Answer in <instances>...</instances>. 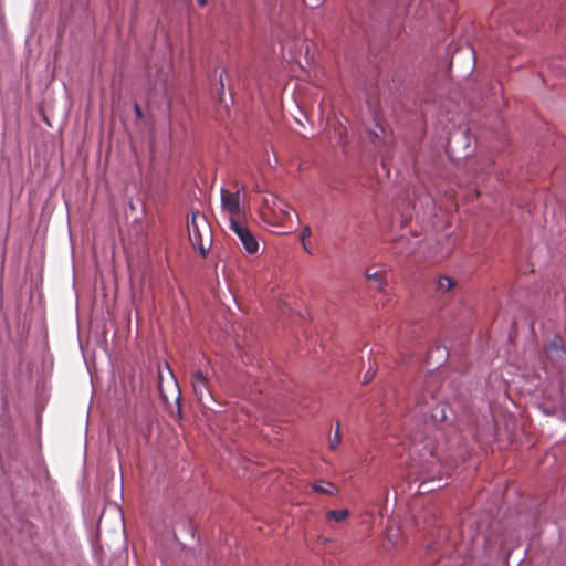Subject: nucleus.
Wrapping results in <instances>:
<instances>
[{
  "label": "nucleus",
  "instance_id": "nucleus-1",
  "mask_svg": "<svg viewBox=\"0 0 566 566\" xmlns=\"http://www.w3.org/2000/svg\"><path fill=\"white\" fill-rule=\"evenodd\" d=\"M188 235L191 245L207 256L212 245V230L206 216L199 211H192L187 221Z\"/></svg>",
  "mask_w": 566,
  "mask_h": 566
},
{
  "label": "nucleus",
  "instance_id": "nucleus-2",
  "mask_svg": "<svg viewBox=\"0 0 566 566\" xmlns=\"http://www.w3.org/2000/svg\"><path fill=\"white\" fill-rule=\"evenodd\" d=\"M260 214L270 224H282L290 218V206L274 193H268L263 198Z\"/></svg>",
  "mask_w": 566,
  "mask_h": 566
},
{
  "label": "nucleus",
  "instance_id": "nucleus-3",
  "mask_svg": "<svg viewBox=\"0 0 566 566\" xmlns=\"http://www.w3.org/2000/svg\"><path fill=\"white\" fill-rule=\"evenodd\" d=\"M234 190L221 188V210L229 216L231 220H240L244 217V208L241 205V193L245 192L244 186H239L238 182L233 184Z\"/></svg>",
  "mask_w": 566,
  "mask_h": 566
},
{
  "label": "nucleus",
  "instance_id": "nucleus-4",
  "mask_svg": "<svg viewBox=\"0 0 566 566\" xmlns=\"http://www.w3.org/2000/svg\"><path fill=\"white\" fill-rule=\"evenodd\" d=\"M230 230L239 238L242 247L249 254H255L259 251V242L250 229L240 220H231Z\"/></svg>",
  "mask_w": 566,
  "mask_h": 566
},
{
  "label": "nucleus",
  "instance_id": "nucleus-5",
  "mask_svg": "<svg viewBox=\"0 0 566 566\" xmlns=\"http://www.w3.org/2000/svg\"><path fill=\"white\" fill-rule=\"evenodd\" d=\"M367 134L368 140L375 146V148L382 147L387 139L386 120H380L378 117H375L371 125L367 128Z\"/></svg>",
  "mask_w": 566,
  "mask_h": 566
},
{
  "label": "nucleus",
  "instance_id": "nucleus-6",
  "mask_svg": "<svg viewBox=\"0 0 566 566\" xmlns=\"http://www.w3.org/2000/svg\"><path fill=\"white\" fill-rule=\"evenodd\" d=\"M191 386L199 401L203 402L206 397H211L209 378L201 370H195L191 374Z\"/></svg>",
  "mask_w": 566,
  "mask_h": 566
},
{
  "label": "nucleus",
  "instance_id": "nucleus-7",
  "mask_svg": "<svg viewBox=\"0 0 566 566\" xmlns=\"http://www.w3.org/2000/svg\"><path fill=\"white\" fill-rule=\"evenodd\" d=\"M386 274V270L368 268L366 270L365 276L371 289L382 291L387 284Z\"/></svg>",
  "mask_w": 566,
  "mask_h": 566
},
{
  "label": "nucleus",
  "instance_id": "nucleus-8",
  "mask_svg": "<svg viewBox=\"0 0 566 566\" xmlns=\"http://www.w3.org/2000/svg\"><path fill=\"white\" fill-rule=\"evenodd\" d=\"M368 3V14L378 18L387 13L389 0H366Z\"/></svg>",
  "mask_w": 566,
  "mask_h": 566
},
{
  "label": "nucleus",
  "instance_id": "nucleus-9",
  "mask_svg": "<svg viewBox=\"0 0 566 566\" xmlns=\"http://www.w3.org/2000/svg\"><path fill=\"white\" fill-rule=\"evenodd\" d=\"M457 286V281L447 275H440L437 280V292L448 293Z\"/></svg>",
  "mask_w": 566,
  "mask_h": 566
},
{
  "label": "nucleus",
  "instance_id": "nucleus-10",
  "mask_svg": "<svg viewBox=\"0 0 566 566\" xmlns=\"http://www.w3.org/2000/svg\"><path fill=\"white\" fill-rule=\"evenodd\" d=\"M312 490L317 493L327 494V495H334L337 493V488L327 481H317L312 483L311 485Z\"/></svg>",
  "mask_w": 566,
  "mask_h": 566
},
{
  "label": "nucleus",
  "instance_id": "nucleus-11",
  "mask_svg": "<svg viewBox=\"0 0 566 566\" xmlns=\"http://www.w3.org/2000/svg\"><path fill=\"white\" fill-rule=\"evenodd\" d=\"M327 517L329 520H333L335 522H342L344 521L346 517H348L349 515V511L347 509H343V510H329L327 513H326Z\"/></svg>",
  "mask_w": 566,
  "mask_h": 566
},
{
  "label": "nucleus",
  "instance_id": "nucleus-12",
  "mask_svg": "<svg viewBox=\"0 0 566 566\" xmlns=\"http://www.w3.org/2000/svg\"><path fill=\"white\" fill-rule=\"evenodd\" d=\"M340 443L339 423L337 422L336 431L333 439L329 441V449L335 450Z\"/></svg>",
  "mask_w": 566,
  "mask_h": 566
},
{
  "label": "nucleus",
  "instance_id": "nucleus-13",
  "mask_svg": "<svg viewBox=\"0 0 566 566\" xmlns=\"http://www.w3.org/2000/svg\"><path fill=\"white\" fill-rule=\"evenodd\" d=\"M311 237V229L308 226H306L302 232H301V235H300V239L302 241V243H304L306 241L307 238Z\"/></svg>",
  "mask_w": 566,
  "mask_h": 566
},
{
  "label": "nucleus",
  "instance_id": "nucleus-14",
  "mask_svg": "<svg viewBox=\"0 0 566 566\" xmlns=\"http://www.w3.org/2000/svg\"><path fill=\"white\" fill-rule=\"evenodd\" d=\"M134 112H135V115H136L137 118H142L143 117V111H142V108H140V106L138 104H135Z\"/></svg>",
  "mask_w": 566,
  "mask_h": 566
},
{
  "label": "nucleus",
  "instance_id": "nucleus-15",
  "mask_svg": "<svg viewBox=\"0 0 566 566\" xmlns=\"http://www.w3.org/2000/svg\"><path fill=\"white\" fill-rule=\"evenodd\" d=\"M197 3L200 6V7H205L208 4V0H196Z\"/></svg>",
  "mask_w": 566,
  "mask_h": 566
},
{
  "label": "nucleus",
  "instance_id": "nucleus-16",
  "mask_svg": "<svg viewBox=\"0 0 566 566\" xmlns=\"http://www.w3.org/2000/svg\"><path fill=\"white\" fill-rule=\"evenodd\" d=\"M373 376H369L368 373L365 375L364 384H368L371 380Z\"/></svg>",
  "mask_w": 566,
  "mask_h": 566
},
{
  "label": "nucleus",
  "instance_id": "nucleus-17",
  "mask_svg": "<svg viewBox=\"0 0 566 566\" xmlns=\"http://www.w3.org/2000/svg\"><path fill=\"white\" fill-rule=\"evenodd\" d=\"M302 244H303L304 250H305L307 253H310V254H311L312 252L308 250V245H306V241H305L304 243H302Z\"/></svg>",
  "mask_w": 566,
  "mask_h": 566
},
{
  "label": "nucleus",
  "instance_id": "nucleus-18",
  "mask_svg": "<svg viewBox=\"0 0 566 566\" xmlns=\"http://www.w3.org/2000/svg\"><path fill=\"white\" fill-rule=\"evenodd\" d=\"M440 350H441V352H443V354H446V353H447V349H446V347H442V348H440V347H437V352H440Z\"/></svg>",
  "mask_w": 566,
  "mask_h": 566
}]
</instances>
